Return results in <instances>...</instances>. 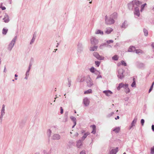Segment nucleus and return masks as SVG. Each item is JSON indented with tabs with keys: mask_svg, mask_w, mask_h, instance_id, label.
Masks as SVG:
<instances>
[{
	"mask_svg": "<svg viewBox=\"0 0 154 154\" xmlns=\"http://www.w3.org/2000/svg\"><path fill=\"white\" fill-rule=\"evenodd\" d=\"M141 4V2L138 0H133L128 4V8L130 10H132L134 8V9L137 6H139Z\"/></svg>",
	"mask_w": 154,
	"mask_h": 154,
	"instance_id": "f257e3e1",
	"label": "nucleus"
},
{
	"mask_svg": "<svg viewBox=\"0 0 154 154\" xmlns=\"http://www.w3.org/2000/svg\"><path fill=\"white\" fill-rule=\"evenodd\" d=\"M105 23L107 25H112L114 24L115 22L114 20L110 17H108L107 15L104 17Z\"/></svg>",
	"mask_w": 154,
	"mask_h": 154,
	"instance_id": "f03ea898",
	"label": "nucleus"
},
{
	"mask_svg": "<svg viewBox=\"0 0 154 154\" xmlns=\"http://www.w3.org/2000/svg\"><path fill=\"white\" fill-rule=\"evenodd\" d=\"M17 38V36L14 37L8 45L7 49L8 51H11L12 50L15 43Z\"/></svg>",
	"mask_w": 154,
	"mask_h": 154,
	"instance_id": "7ed1b4c3",
	"label": "nucleus"
},
{
	"mask_svg": "<svg viewBox=\"0 0 154 154\" xmlns=\"http://www.w3.org/2000/svg\"><path fill=\"white\" fill-rule=\"evenodd\" d=\"M85 82L87 83V86L89 87H91L94 85L93 81L89 75L86 76Z\"/></svg>",
	"mask_w": 154,
	"mask_h": 154,
	"instance_id": "20e7f679",
	"label": "nucleus"
},
{
	"mask_svg": "<svg viewBox=\"0 0 154 154\" xmlns=\"http://www.w3.org/2000/svg\"><path fill=\"white\" fill-rule=\"evenodd\" d=\"M125 72V70L122 69H119L118 70L117 76L121 79H122L124 77L123 74Z\"/></svg>",
	"mask_w": 154,
	"mask_h": 154,
	"instance_id": "39448f33",
	"label": "nucleus"
},
{
	"mask_svg": "<svg viewBox=\"0 0 154 154\" xmlns=\"http://www.w3.org/2000/svg\"><path fill=\"white\" fill-rule=\"evenodd\" d=\"M93 55L98 60H102L104 59V57L102 56H100L97 52H94Z\"/></svg>",
	"mask_w": 154,
	"mask_h": 154,
	"instance_id": "423d86ee",
	"label": "nucleus"
},
{
	"mask_svg": "<svg viewBox=\"0 0 154 154\" xmlns=\"http://www.w3.org/2000/svg\"><path fill=\"white\" fill-rule=\"evenodd\" d=\"M51 139L53 140H59L61 138V136L58 134H54L51 136Z\"/></svg>",
	"mask_w": 154,
	"mask_h": 154,
	"instance_id": "0eeeda50",
	"label": "nucleus"
},
{
	"mask_svg": "<svg viewBox=\"0 0 154 154\" xmlns=\"http://www.w3.org/2000/svg\"><path fill=\"white\" fill-rule=\"evenodd\" d=\"M91 43L92 45H96L99 43V40L95 37H92L90 39Z\"/></svg>",
	"mask_w": 154,
	"mask_h": 154,
	"instance_id": "6e6552de",
	"label": "nucleus"
},
{
	"mask_svg": "<svg viewBox=\"0 0 154 154\" xmlns=\"http://www.w3.org/2000/svg\"><path fill=\"white\" fill-rule=\"evenodd\" d=\"M83 50V46L82 44L80 42H79L77 45V52L78 53H81Z\"/></svg>",
	"mask_w": 154,
	"mask_h": 154,
	"instance_id": "1a4fd4ad",
	"label": "nucleus"
},
{
	"mask_svg": "<svg viewBox=\"0 0 154 154\" xmlns=\"http://www.w3.org/2000/svg\"><path fill=\"white\" fill-rule=\"evenodd\" d=\"M139 6H137L135 7L134 9V14L138 17H139L140 15L139 9L138 8V7Z\"/></svg>",
	"mask_w": 154,
	"mask_h": 154,
	"instance_id": "9d476101",
	"label": "nucleus"
},
{
	"mask_svg": "<svg viewBox=\"0 0 154 154\" xmlns=\"http://www.w3.org/2000/svg\"><path fill=\"white\" fill-rule=\"evenodd\" d=\"M127 84H124L123 83H121L119 84V86L117 88V89L118 90H119L121 88H123L125 89V88H126V86H127Z\"/></svg>",
	"mask_w": 154,
	"mask_h": 154,
	"instance_id": "9b49d317",
	"label": "nucleus"
},
{
	"mask_svg": "<svg viewBox=\"0 0 154 154\" xmlns=\"http://www.w3.org/2000/svg\"><path fill=\"white\" fill-rule=\"evenodd\" d=\"M4 22L5 23H8L10 21L8 15L6 14H5L4 18L3 19Z\"/></svg>",
	"mask_w": 154,
	"mask_h": 154,
	"instance_id": "f8f14e48",
	"label": "nucleus"
},
{
	"mask_svg": "<svg viewBox=\"0 0 154 154\" xmlns=\"http://www.w3.org/2000/svg\"><path fill=\"white\" fill-rule=\"evenodd\" d=\"M89 100L88 98L86 97L84 99L83 103L85 106H88L89 104Z\"/></svg>",
	"mask_w": 154,
	"mask_h": 154,
	"instance_id": "ddd939ff",
	"label": "nucleus"
},
{
	"mask_svg": "<svg viewBox=\"0 0 154 154\" xmlns=\"http://www.w3.org/2000/svg\"><path fill=\"white\" fill-rule=\"evenodd\" d=\"M103 92L107 96H110L112 94V92L109 90L104 91H103Z\"/></svg>",
	"mask_w": 154,
	"mask_h": 154,
	"instance_id": "4468645a",
	"label": "nucleus"
},
{
	"mask_svg": "<svg viewBox=\"0 0 154 154\" xmlns=\"http://www.w3.org/2000/svg\"><path fill=\"white\" fill-rule=\"evenodd\" d=\"M111 47V46L107 44L106 43L102 44L99 46V48L100 49H103L104 47Z\"/></svg>",
	"mask_w": 154,
	"mask_h": 154,
	"instance_id": "2eb2a0df",
	"label": "nucleus"
},
{
	"mask_svg": "<svg viewBox=\"0 0 154 154\" xmlns=\"http://www.w3.org/2000/svg\"><path fill=\"white\" fill-rule=\"evenodd\" d=\"M137 120V118H135L132 121L131 125L129 127V129H131L132 127L135 125V124H136Z\"/></svg>",
	"mask_w": 154,
	"mask_h": 154,
	"instance_id": "dca6fc26",
	"label": "nucleus"
},
{
	"mask_svg": "<svg viewBox=\"0 0 154 154\" xmlns=\"http://www.w3.org/2000/svg\"><path fill=\"white\" fill-rule=\"evenodd\" d=\"M118 151V147H116L115 149H112L110 150L109 154H116Z\"/></svg>",
	"mask_w": 154,
	"mask_h": 154,
	"instance_id": "f3484780",
	"label": "nucleus"
},
{
	"mask_svg": "<svg viewBox=\"0 0 154 154\" xmlns=\"http://www.w3.org/2000/svg\"><path fill=\"white\" fill-rule=\"evenodd\" d=\"M128 26L127 21L126 20L122 24L121 26V28L122 29H125Z\"/></svg>",
	"mask_w": 154,
	"mask_h": 154,
	"instance_id": "a211bd4d",
	"label": "nucleus"
},
{
	"mask_svg": "<svg viewBox=\"0 0 154 154\" xmlns=\"http://www.w3.org/2000/svg\"><path fill=\"white\" fill-rule=\"evenodd\" d=\"M82 145V140H79L77 141L76 146L78 148H80L81 146Z\"/></svg>",
	"mask_w": 154,
	"mask_h": 154,
	"instance_id": "6ab92c4d",
	"label": "nucleus"
},
{
	"mask_svg": "<svg viewBox=\"0 0 154 154\" xmlns=\"http://www.w3.org/2000/svg\"><path fill=\"white\" fill-rule=\"evenodd\" d=\"M112 130L113 131H114L116 133H119L120 130V127H116L115 128H112Z\"/></svg>",
	"mask_w": 154,
	"mask_h": 154,
	"instance_id": "aec40b11",
	"label": "nucleus"
},
{
	"mask_svg": "<svg viewBox=\"0 0 154 154\" xmlns=\"http://www.w3.org/2000/svg\"><path fill=\"white\" fill-rule=\"evenodd\" d=\"M90 127H92L93 129L91 133L93 134H95L96 132V127L95 125H91Z\"/></svg>",
	"mask_w": 154,
	"mask_h": 154,
	"instance_id": "412c9836",
	"label": "nucleus"
},
{
	"mask_svg": "<svg viewBox=\"0 0 154 154\" xmlns=\"http://www.w3.org/2000/svg\"><path fill=\"white\" fill-rule=\"evenodd\" d=\"M36 37V34H35V33H34L33 34V35L32 38L31 40V41L30 42V45H32L34 43V42L35 40V39Z\"/></svg>",
	"mask_w": 154,
	"mask_h": 154,
	"instance_id": "4be33fe9",
	"label": "nucleus"
},
{
	"mask_svg": "<svg viewBox=\"0 0 154 154\" xmlns=\"http://www.w3.org/2000/svg\"><path fill=\"white\" fill-rule=\"evenodd\" d=\"M135 50V48L133 46H131L129 47L128 51L129 52H134Z\"/></svg>",
	"mask_w": 154,
	"mask_h": 154,
	"instance_id": "5701e85b",
	"label": "nucleus"
},
{
	"mask_svg": "<svg viewBox=\"0 0 154 154\" xmlns=\"http://www.w3.org/2000/svg\"><path fill=\"white\" fill-rule=\"evenodd\" d=\"M97 46H91L89 49V50L91 51H96L97 50Z\"/></svg>",
	"mask_w": 154,
	"mask_h": 154,
	"instance_id": "b1692460",
	"label": "nucleus"
},
{
	"mask_svg": "<svg viewBox=\"0 0 154 154\" xmlns=\"http://www.w3.org/2000/svg\"><path fill=\"white\" fill-rule=\"evenodd\" d=\"M85 80V77H79L77 79V81L82 82L84 81Z\"/></svg>",
	"mask_w": 154,
	"mask_h": 154,
	"instance_id": "393cba45",
	"label": "nucleus"
},
{
	"mask_svg": "<svg viewBox=\"0 0 154 154\" xmlns=\"http://www.w3.org/2000/svg\"><path fill=\"white\" fill-rule=\"evenodd\" d=\"M113 31L112 28L110 27H108L106 28V30L105 31V32L107 34L110 33Z\"/></svg>",
	"mask_w": 154,
	"mask_h": 154,
	"instance_id": "a878e982",
	"label": "nucleus"
},
{
	"mask_svg": "<svg viewBox=\"0 0 154 154\" xmlns=\"http://www.w3.org/2000/svg\"><path fill=\"white\" fill-rule=\"evenodd\" d=\"M5 105L4 104L2 105V108L1 110V115L4 116L5 114Z\"/></svg>",
	"mask_w": 154,
	"mask_h": 154,
	"instance_id": "bb28decb",
	"label": "nucleus"
},
{
	"mask_svg": "<svg viewBox=\"0 0 154 154\" xmlns=\"http://www.w3.org/2000/svg\"><path fill=\"white\" fill-rule=\"evenodd\" d=\"M110 17L114 19H116L117 17V13L116 12H114L110 16Z\"/></svg>",
	"mask_w": 154,
	"mask_h": 154,
	"instance_id": "cd10ccee",
	"label": "nucleus"
},
{
	"mask_svg": "<svg viewBox=\"0 0 154 154\" xmlns=\"http://www.w3.org/2000/svg\"><path fill=\"white\" fill-rule=\"evenodd\" d=\"M95 34H100L102 35L103 34V32L100 30L98 29L95 32Z\"/></svg>",
	"mask_w": 154,
	"mask_h": 154,
	"instance_id": "c85d7f7f",
	"label": "nucleus"
},
{
	"mask_svg": "<svg viewBox=\"0 0 154 154\" xmlns=\"http://www.w3.org/2000/svg\"><path fill=\"white\" fill-rule=\"evenodd\" d=\"M89 134V133L88 132H87L84 133L83 136H82V140H84L85 139V138L87 137Z\"/></svg>",
	"mask_w": 154,
	"mask_h": 154,
	"instance_id": "c756f323",
	"label": "nucleus"
},
{
	"mask_svg": "<svg viewBox=\"0 0 154 154\" xmlns=\"http://www.w3.org/2000/svg\"><path fill=\"white\" fill-rule=\"evenodd\" d=\"M70 119L72 120L73 122L75 124V125H76V118L73 116H71L70 117Z\"/></svg>",
	"mask_w": 154,
	"mask_h": 154,
	"instance_id": "7c9ffc66",
	"label": "nucleus"
},
{
	"mask_svg": "<svg viewBox=\"0 0 154 154\" xmlns=\"http://www.w3.org/2000/svg\"><path fill=\"white\" fill-rule=\"evenodd\" d=\"M135 52L136 54H142L143 53V52L140 49H136L135 50Z\"/></svg>",
	"mask_w": 154,
	"mask_h": 154,
	"instance_id": "2f4dec72",
	"label": "nucleus"
},
{
	"mask_svg": "<svg viewBox=\"0 0 154 154\" xmlns=\"http://www.w3.org/2000/svg\"><path fill=\"white\" fill-rule=\"evenodd\" d=\"M8 31V29H5V28H3L2 29V33L3 35H5L7 33Z\"/></svg>",
	"mask_w": 154,
	"mask_h": 154,
	"instance_id": "473e14b6",
	"label": "nucleus"
},
{
	"mask_svg": "<svg viewBox=\"0 0 154 154\" xmlns=\"http://www.w3.org/2000/svg\"><path fill=\"white\" fill-rule=\"evenodd\" d=\"M125 91L126 93L127 94L130 92V89L128 88V85H127V86H126V88H125Z\"/></svg>",
	"mask_w": 154,
	"mask_h": 154,
	"instance_id": "72a5a7b5",
	"label": "nucleus"
},
{
	"mask_svg": "<svg viewBox=\"0 0 154 154\" xmlns=\"http://www.w3.org/2000/svg\"><path fill=\"white\" fill-rule=\"evenodd\" d=\"M92 93V90L91 89H89L84 92V94H89Z\"/></svg>",
	"mask_w": 154,
	"mask_h": 154,
	"instance_id": "f704fd0d",
	"label": "nucleus"
},
{
	"mask_svg": "<svg viewBox=\"0 0 154 154\" xmlns=\"http://www.w3.org/2000/svg\"><path fill=\"white\" fill-rule=\"evenodd\" d=\"M143 31L145 36H147L148 35V32L147 29L144 28L143 29Z\"/></svg>",
	"mask_w": 154,
	"mask_h": 154,
	"instance_id": "c9c22d12",
	"label": "nucleus"
},
{
	"mask_svg": "<svg viewBox=\"0 0 154 154\" xmlns=\"http://www.w3.org/2000/svg\"><path fill=\"white\" fill-rule=\"evenodd\" d=\"M138 66L140 68H143L145 66V64L143 63H140L138 64Z\"/></svg>",
	"mask_w": 154,
	"mask_h": 154,
	"instance_id": "e433bc0d",
	"label": "nucleus"
},
{
	"mask_svg": "<svg viewBox=\"0 0 154 154\" xmlns=\"http://www.w3.org/2000/svg\"><path fill=\"white\" fill-rule=\"evenodd\" d=\"M118 56L117 55H115L112 57V59L114 60H118Z\"/></svg>",
	"mask_w": 154,
	"mask_h": 154,
	"instance_id": "4c0bfd02",
	"label": "nucleus"
},
{
	"mask_svg": "<svg viewBox=\"0 0 154 154\" xmlns=\"http://www.w3.org/2000/svg\"><path fill=\"white\" fill-rule=\"evenodd\" d=\"M133 82L131 85V86L132 87H136V83L135 81L134 80V79H133Z\"/></svg>",
	"mask_w": 154,
	"mask_h": 154,
	"instance_id": "58836bf2",
	"label": "nucleus"
},
{
	"mask_svg": "<svg viewBox=\"0 0 154 154\" xmlns=\"http://www.w3.org/2000/svg\"><path fill=\"white\" fill-rule=\"evenodd\" d=\"M154 84V82H153L152 84V85L150 87V89L149 90V93L152 91V90L153 88Z\"/></svg>",
	"mask_w": 154,
	"mask_h": 154,
	"instance_id": "ea45409f",
	"label": "nucleus"
},
{
	"mask_svg": "<svg viewBox=\"0 0 154 154\" xmlns=\"http://www.w3.org/2000/svg\"><path fill=\"white\" fill-rule=\"evenodd\" d=\"M90 71L92 73H94L96 70L93 67H91L90 69Z\"/></svg>",
	"mask_w": 154,
	"mask_h": 154,
	"instance_id": "a19ab883",
	"label": "nucleus"
},
{
	"mask_svg": "<svg viewBox=\"0 0 154 154\" xmlns=\"http://www.w3.org/2000/svg\"><path fill=\"white\" fill-rule=\"evenodd\" d=\"M95 65L97 67H99L100 64V62L99 61H95Z\"/></svg>",
	"mask_w": 154,
	"mask_h": 154,
	"instance_id": "79ce46f5",
	"label": "nucleus"
},
{
	"mask_svg": "<svg viewBox=\"0 0 154 154\" xmlns=\"http://www.w3.org/2000/svg\"><path fill=\"white\" fill-rule=\"evenodd\" d=\"M65 122H66L67 121L68 119V113L66 112L65 114Z\"/></svg>",
	"mask_w": 154,
	"mask_h": 154,
	"instance_id": "37998d69",
	"label": "nucleus"
},
{
	"mask_svg": "<svg viewBox=\"0 0 154 154\" xmlns=\"http://www.w3.org/2000/svg\"><path fill=\"white\" fill-rule=\"evenodd\" d=\"M146 3H144V4L142 5H141V10H140V11H142V10H143V8H144L145 6L146 5Z\"/></svg>",
	"mask_w": 154,
	"mask_h": 154,
	"instance_id": "c03bdc74",
	"label": "nucleus"
},
{
	"mask_svg": "<svg viewBox=\"0 0 154 154\" xmlns=\"http://www.w3.org/2000/svg\"><path fill=\"white\" fill-rule=\"evenodd\" d=\"M151 154H154V146L151 148Z\"/></svg>",
	"mask_w": 154,
	"mask_h": 154,
	"instance_id": "a18cd8bd",
	"label": "nucleus"
},
{
	"mask_svg": "<svg viewBox=\"0 0 154 154\" xmlns=\"http://www.w3.org/2000/svg\"><path fill=\"white\" fill-rule=\"evenodd\" d=\"M47 132H48V137H50L51 135V130L49 129H48V130Z\"/></svg>",
	"mask_w": 154,
	"mask_h": 154,
	"instance_id": "49530a36",
	"label": "nucleus"
},
{
	"mask_svg": "<svg viewBox=\"0 0 154 154\" xmlns=\"http://www.w3.org/2000/svg\"><path fill=\"white\" fill-rule=\"evenodd\" d=\"M121 64L122 65L124 66H127L126 63L124 60H122L121 61Z\"/></svg>",
	"mask_w": 154,
	"mask_h": 154,
	"instance_id": "de8ad7c7",
	"label": "nucleus"
},
{
	"mask_svg": "<svg viewBox=\"0 0 154 154\" xmlns=\"http://www.w3.org/2000/svg\"><path fill=\"white\" fill-rule=\"evenodd\" d=\"M79 135V134L77 132H76L74 134V135L73 136H72V135H71V136L72 137V138H74L75 137H77Z\"/></svg>",
	"mask_w": 154,
	"mask_h": 154,
	"instance_id": "09e8293b",
	"label": "nucleus"
},
{
	"mask_svg": "<svg viewBox=\"0 0 154 154\" xmlns=\"http://www.w3.org/2000/svg\"><path fill=\"white\" fill-rule=\"evenodd\" d=\"M94 73L95 74L97 75L100 74V72L97 70H95Z\"/></svg>",
	"mask_w": 154,
	"mask_h": 154,
	"instance_id": "8fccbe9b",
	"label": "nucleus"
},
{
	"mask_svg": "<svg viewBox=\"0 0 154 154\" xmlns=\"http://www.w3.org/2000/svg\"><path fill=\"white\" fill-rule=\"evenodd\" d=\"M113 42V41L112 40H107L106 41V43L108 44H109L111 43H112Z\"/></svg>",
	"mask_w": 154,
	"mask_h": 154,
	"instance_id": "3c124183",
	"label": "nucleus"
},
{
	"mask_svg": "<svg viewBox=\"0 0 154 154\" xmlns=\"http://www.w3.org/2000/svg\"><path fill=\"white\" fill-rule=\"evenodd\" d=\"M114 114V112H112L110 113L109 114L107 115V117H111V116H112Z\"/></svg>",
	"mask_w": 154,
	"mask_h": 154,
	"instance_id": "603ef678",
	"label": "nucleus"
},
{
	"mask_svg": "<svg viewBox=\"0 0 154 154\" xmlns=\"http://www.w3.org/2000/svg\"><path fill=\"white\" fill-rule=\"evenodd\" d=\"M44 154H50L51 153V152L50 151L48 152H47L46 150H44Z\"/></svg>",
	"mask_w": 154,
	"mask_h": 154,
	"instance_id": "864d4df0",
	"label": "nucleus"
},
{
	"mask_svg": "<svg viewBox=\"0 0 154 154\" xmlns=\"http://www.w3.org/2000/svg\"><path fill=\"white\" fill-rule=\"evenodd\" d=\"M140 122L141 125H143L144 123V119H142L141 120Z\"/></svg>",
	"mask_w": 154,
	"mask_h": 154,
	"instance_id": "5fc2aeb1",
	"label": "nucleus"
},
{
	"mask_svg": "<svg viewBox=\"0 0 154 154\" xmlns=\"http://www.w3.org/2000/svg\"><path fill=\"white\" fill-rule=\"evenodd\" d=\"M60 113L62 114L63 113V109L62 107H60Z\"/></svg>",
	"mask_w": 154,
	"mask_h": 154,
	"instance_id": "6e6d98bb",
	"label": "nucleus"
},
{
	"mask_svg": "<svg viewBox=\"0 0 154 154\" xmlns=\"http://www.w3.org/2000/svg\"><path fill=\"white\" fill-rule=\"evenodd\" d=\"M71 81L70 80H68V85L69 87H70L71 86Z\"/></svg>",
	"mask_w": 154,
	"mask_h": 154,
	"instance_id": "4d7b16f0",
	"label": "nucleus"
},
{
	"mask_svg": "<svg viewBox=\"0 0 154 154\" xmlns=\"http://www.w3.org/2000/svg\"><path fill=\"white\" fill-rule=\"evenodd\" d=\"M80 154H86L85 151L83 150L80 152Z\"/></svg>",
	"mask_w": 154,
	"mask_h": 154,
	"instance_id": "13d9d810",
	"label": "nucleus"
},
{
	"mask_svg": "<svg viewBox=\"0 0 154 154\" xmlns=\"http://www.w3.org/2000/svg\"><path fill=\"white\" fill-rule=\"evenodd\" d=\"M102 78V76L101 75H100H100H98L96 79H99L100 78Z\"/></svg>",
	"mask_w": 154,
	"mask_h": 154,
	"instance_id": "bf43d9fd",
	"label": "nucleus"
},
{
	"mask_svg": "<svg viewBox=\"0 0 154 154\" xmlns=\"http://www.w3.org/2000/svg\"><path fill=\"white\" fill-rule=\"evenodd\" d=\"M151 46L152 48L154 49V50H153V51L154 52V42L152 43Z\"/></svg>",
	"mask_w": 154,
	"mask_h": 154,
	"instance_id": "052dcab7",
	"label": "nucleus"
},
{
	"mask_svg": "<svg viewBox=\"0 0 154 154\" xmlns=\"http://www.w3.org/2000/svg\"><path fill=\"white\" fill-rule=\"evenodd\" d=\"M3 116L1 115L0 117V121L2 122V120L3 118Z\"/></svg>",
	"mask_w": 154,
	"mask_h": 154,
	"instance_id": "680f3d73",
	"label": "nucleus"
},
{
	"mask_svg": "<svg viewBox=\"0 0 154 154\" xmlns=\"http://www.w3.org/2000/svg\"><path fill=\"white\" fill-rule=\"evenodd\" d=\"M32 66V64L31 62H30L29 63V65L28 68H29V69H31Z\"/></svg>",
	"mask_w": 154,
	"mask_h": 154,
	"instance_id": "e2e57ef3",
	"label": "nucleus"
},
{
	"mask_svg": "<svg viewBox=\"0 0 154 154\" xmlns=\"http://www.w3.org/2000/svg\"><path fill=\"white\" fill-rule=\"evenodd\" d=\"M29 72H26V76H29Z\"/></svg>",
	"mask_w": 154,
	"mask_h": 154,
	"instance_id": "0e129e2a",
	"label": "nucleus"
},
{
	"mask_svg": "<svg viewBox=\"0 0 154 154\" xmlns=\"http://www.w3.org/2000/svg\"><path fill=\"white\" fill-rule=\"evenodd\" d=\"M152 131H154V125H152Z\"/></svg>",
	"mask_w": 154,
	"mask_h": 154,
	"instance_id": "69168bd1",
	"label": "nucleus"
},
{
	"mask_svg": "<svg viewBox=\"0 0 154 154\" xmlns=\"http://www.w3.org/2000/svg\"><path fill=\"white\" fill-rule=\"evenodd\" d=\"M1 8L2 10H4L6 9V8L5 7H2Z\"/></svg>",
	"mask_w": 154,
	"mask_h": 154,
	"instance_id": "338daca9",
	"label": "nucleus"
},
{
	"mask_svg": "<svg viewBox=\"0 0 154 154\" xmlns=\"http://www.w3.org/2000/svg\"><path fill=\"white\" fill-rule=\"evenodd\" d=\"M119 116H117L116 118H115V119L116 120L117 119H119Z\"/></svg>",
	"mask_w": 154,
	"mask_h": 154,
	"instance_id": "774afa93",
	"label": "nucleus"
}]
</instances>
